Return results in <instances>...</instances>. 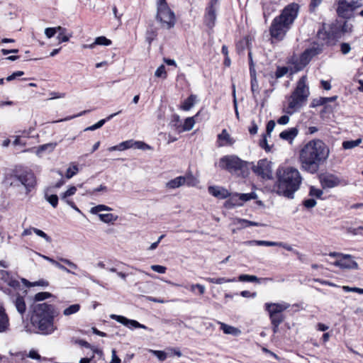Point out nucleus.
I'll use <instances>...</instances> for the list:
<instances>
[{
  "instance_id": "nucleus-6",
  "label": "nucleus",
  "mask_w": 363,
  "mask_h": 363,
  "mask_svg": "<svg viewBox=\"0 0 363 363\" xmlns=\"http://www.w3.org/2000/svg\"><path fill=\"white\" fill-rule=\"evenodd\" d=\"M6 182L10 186L16 189L18 193L24 196H27L35 185V176L29 172L21 175H17L13 172L7 174Z\"/></svg>"
},
{
  "instance_id": "nucleus-58",
  "label": "nucleus",
  "mask_w": 363,
  "mask_h": 363,
  "mask_svg": "<svg viewBox=\"0 0 363 363\" xmlns=\"http://www.w3.org/2000/svg\"><path fill=\"white\" fill-rule=\"evenodd\" d=\"M259 145L264 149L267 152H269L271 150V147L267 144V140L266 137H264L259 142Z\"/></svg>"
},
{
  "instance_id": "nucleus-8",
  "label": "nucleus",
  "mask_w": 363,
  "mask_h": 363,
  "mask_svg": "<svg viewBox=\"0 0 363 363\" xmlns=\"http://www.w3.org/2000/svg\"><path fill=\"white\" fill-rule=\"evenodd\" d=\"M157 20L160 22L162 28L170 29L174 26V13L169 8L165 0H158Z\"/></svg>"
},
{
  "instance_id": "nucleus-56",
  "label": "nucleus",
  "mask_w": 363,
  "mask_h": 363,
  "mask_svg": "<svg viewBox=\"0 0 363 363\" xmlns=\"http://www.w3.org/2000/svg\"><path fill=\"white\" fill-rule=\"evenodd\" d=\"M351 50L350 45L349 43H342L340 45V50L342 52V54L346 55L350 52Z\"/></svg>"
},
{
  "instance_id": "nucleus-39",
  "label": "nucleus",
  "mask_w": 363,
  "mask_h": 363,
  "mask_svg": "<svg viewBox=\"0 0 363 363\" xmlns=\"http://www.w3.org/2000/svg\"><path fill=\"white\" fill-rule=\"evenodd\" d=\"M45 199L50 203L53 208H56L58 203V197L55 194L45 195Z\"/></svg>"
},
{
  "instance_id": "nucleus-38",
  "label": "nucleus",
  "mask_w": 363,
  "mask_h": 363,
  "mask_svg": "<svg viewBox=\"0 0 363 363\" xmlns=\"http://www.w3.org/2000/svg\"><path fill=\"white\" fill-rule=\"evenodd\" d=\"M94 44L99 45H110L111 44V41L107 39L104 36L97 37L94 40Z\"/></svg>"
},
{
  "instance_id": "nucleus-62",
  "label": "nucleus",
  "mask_w": 363,
  "mask_h": 363,
  "mask_svg": "<svg viewBox=\"0 0 363 363\" xmlns=\"http://www.w3.org/2000/svg\"><path fill=\"white\" fill-rule=\"evenodd\" d=\"M352 26L349 24L347 22H345L342 27V30L343 33H350L352 31Z\"/></svg>"
},
{
  "instance_id": "nucleus-9",
  "label": "nucleus",
  "mask_w": 363,
  "mask_h": 363,
  "mask_svg": "<svg viewBox=\"0 0 363 363\" xmlns=\"http://www.w3.org/2000/svg\"><path fill=\"white\" fill-rule=\"evenodd\" d=\"M320 50L312 48L306 50L299 57H293L291 67V74L303 69L310 62L311 58L320 52Z\"/></svg>"
},
{
  "instance_id": "nucleus-5",
  "label": "nucleus",
  "mask_w": 363,
  "mask_h": 363,
  "mask_svg": "<svg viewBox=\"0 0 363 363\" xmlns=\"http://www.w3.org/2000/svg\"><path fill=\"white\" fill-rule=\"evenodd\" d=\"M307 77L303 76L298 82L294 91L286 98L282 111L288 115H293L299 111L306 104L310 94L306 85Z\"/></svg>"
},
{
  "instance_id": "nucleus-53",
  "label": "nucleus",
  "mask_w": 363,
  "mask_h": 363,
  "mask_svg": "<svg viewBox=\"0 0 363 363\" xmlns=\"http://www.w3.org/2000/svg\"><path fill=\"white\" fill-rule=\"evenodd\" d=\"M303 205L307 208H311L316 205V201L314 199H308L303 201Z\"/></svg>"
},
{
  "instance_id": "nucleus-19",
  "label": "nucleus",
  "mask_w": 363,
  "mask_h": 363,
  "mask_svg": "<svg viewBox=\"0 0 363 363\" xmlns=\"http://www.w3.org/2000/svg\"><path fill=\"white\" fill-rule=\"evenodd\" d=\"M208 191L211 195L219 199H225L230 196V193L227 189L219 186H210L208 187Z\"/></svg>"
},
{
  "instance_id": "nucleus-11",
  "label": "nucleus",
  "mask_w": 363,
  "mask_h": 363,
  "mask_svg": "<svg viewBox=\"0 0 363 363\" xmlns=\"http://www.w3.org/2000/svg\"><path fill=\"white\" fill-rule=\"evenodd\" d=\"M362 6V0H338L337 13L340 17L350 18L354 11Z\"/></svg>"
},
{
  "instance_id": "nucleus-45",
  "label": "nucleus",
  "mask_w": 363,
  "mask_h": 363,
  "mask_svg": "<svg viewBox=\"0 0 363 363\" xmlns=\"http://www.w3.org/2000/svg\"><path fill=\"white\" fill-rule=\"evenodd\" d=\"M120 151L125 150L133 147V140H126L118 144Z\"/></svg>"
},
{
  "instance_id": "nucleus-30",
  "label": "nucleus",
  "mask_w": 363,
  "mask_h": 363,
  "mask_svg": "<svg viewBox=\"0 0 363 363\" xmlns=\"http://www.w3.org/2000/svg\"><path fill=\"white\" fill-rule=\"evenodd\" d=\"M206 281H207L209 283H212V284H222L224 283L234 282L236 281V279L235 278L227 279L225 277H219V278L207 277V278H206Z\"/></svg>"
},
{
  "instance_id": "nucleus-49",
  "label": "nucleus",
  "mask_w": 363,
  "mask_h": 363,
  "mask_svg": "<svg viewBox=\"0 0 363 363\" xmlns=\"http://www.w3.org/2000/svg\"><path fill=\"white\" fill-rule=\"evenodd\" d=\"M310 196L320 198L323 194V191L319 189H316L314 186H311L309 192Z\"/></svg>"
},
{
  "instance_id": "nucleus-61",
  "label": "nucleus",
  "mask_w": 363,
  "mask_h": 363,
  "mask_svg": "<svg viewBox=\"0 0 363 363\" xmlns=\"http://www.w3.org/2000/svg\"><path fill=\"white\" fill-rule=\"evenodd\" d=\"M60 260L74 269H77V265L67 259L60 258Z\"/></svg>"
},
{
  "instance_id": "nucleus-12",
  "label": "nucleus",
  "mask_w": 363,
  "mask_h": 363,
  "mask_svg": "<svg viewBox=\"0 0 363 363\" xmlns=\"http://www.w3.org/2000/svg\"><path fill=\"white\" fill-rule=\"evenodd\" d=\"M111 210L109 206L100 204L91 208L90 213L98 215L100 220L105 223H113L118 218L117 215L111 213H102V211H110Z\"/></svg>"
},
{
  "instance_id": "nucleus-1",
  "label": "nucleus",
  "mask_w": 363,
  "mask_h": 363,
  "mask_svg": "<svg viewBox=\"0 0 363 363\" xmlns=\"http://www.w3.org/2000/svg\"><path fill=\"white\" fill-rule=\"evenodd\" d=\"M330 150L321 140L315 139L308 142L301 150L299 162L301 167L306 172L315 174L320 165L328 158Z\"/></svg>"
},
{
  "instance_id": "nucleus-17",
  "label": "nucleus",
  "mask_w": 363,
  "mask_h": 363,
  "mask_svg": "<svg viewBox=\"0 0 363 363\" xmlns=\"http://www.w3.org/2000/svg\"><path fill=\"white\" fill-rule=\"evenodd\" d=\"M320 182L325 188H333L343 183L342 179L334 174L323 175L320 178Z\"/></svg>"
},
{
  "instance_id": "nucleus-20",
  "label": "nucleus",
  "mask_w": 363,
  "mask_h": 363,
  "mask_svg": "<svg viewBox=\"0 0 363 363\" xmlns=\"http://www.w3.org/2000/svg\"><path fill=\"white\" fill-rule=\"evenodd\" d=\"M235 140L231 137L226 129H223L222 132L218 135L217 144L218 147L232 146Z\"/></svg>"
},
{
  "instance_id": "nucleus-13",
  "label": "nucleus",
  "mask_w": 363,
  "mask_h": 363,
  "mask_svg": "<svg viewBox=\"0 0 363 363\" xmlns=\"http://www.w3.org/2000/svg\"><path fill=\"white\" fill-rule=\"evenodd\" d=\"M253 171L263 179H269L272 177V163L267 160H261L253 167Z\"/></svg>"
},
{
  "instance_id": "nucleus-35",
  "label": "nucleus",
  "mask_w": 363,
  "mask_h": 363,
  "mask_svg": "<svg viewBox=\"0 0 363 363\" xmlns=\"http://www.w3.org/2000/svg\"><path fill=\"white\" fill-rule=\"evenodd\" d=\"M196 289H197L199 291V294L200 295H203L204 294L205 291H206V288L202 284H192L189 286V290L192 292V293H195L196 291Z\"/></svg>"
},
{
  "instance_id": "nucleus-41",
  "label": "nucleus",
  "mask_w": 363,
  "mask_h": 363,
  "mask_svg": "<svg viewBox=\"0 0 363 363\" xmlns=\"http://www.w3.org/2000/svg\"><path fill=\"white\" fill-rule=\"evenodd\" d=\"M33 231L34 233H35L38 236L43 238L46 242H50L51 238L49 237L45 233H44L43 230L33 228Z\"/></svg>"
},
{
  "instance_id": "nucleus-29",
  "label": "nucleus",
  "mask_w": 363,
  "mask_h": 363,
  "mask_svg": "<svg viewBox=\"0 0 363 363\" xmlns=\"http://www.w3.org/2000/svg\"><path fill=\"white\" fill-rule=\"evenodd\" d=\"M196 96L195 95L189 96L181 106V108L184 111H189L196 102Z\"/></svg>"
},
{
  "instance_id": "nucleus-43",
  "label": "nucleus",
  "mask_w": 363,
  "mask_h": 363,
  "mask_svg": "<svg viewBox=\"0 0 363 363\" xmlns=\"http://www.w3.org/2000/svg\"><path fill=\"white\" fill-rule=\"evenodd\" d=\"M150 352L156 356L160 361H164L167 359V354L164 351L150 350Z\"/></svg>"
},
{
  "instance_id": "nucleus-10",
  "label": "nucleus",
  "mask_w": 363,
  "mask_h": 363,
  "mask_svg": "<svg viewBox=\"0 0 363 363\" xmlns=\"http://www.w3.org/2000/svg\"><path fill=\"white\" fill-rule=\"evenodd\" d=\"M290 307L286 302L267 303L265 304L266 310L268 311L271 322L281 324L284 320L283 312Z\"/></svg>"
},
{
  "instance_id": "nucleus-27",
  "label": "nucleus",
  "mask_w": 363,
  "mask_h": 363,
  "mask_svg": "<svg viewBox=\"0 0 363 363\" xmlns=\"http://www.w3.org/2000/svg\"><path fill=\"white\" fill-rule=\"evenodd\" d=\"M120 113H121V111L117 113H112V114L109 115L106 119H101L99 121H98L96 123H95L89 127H87L86 128H85L84 130L85 131H88V130L92 131V130H95L98 128H100L101 127H102L104 125V124L105 123V122L106 121L111 120L112 118H113L114 116H116V115H118Z\"/></svg>"
},
{
  "instance_id": "nucleus-34",
  "label": "nucleus",
  "mask_w": 363,
  "mask_h": 363,
  "mask_svg": "<svg viewBox=\"0 0 363 363\" xmlns=\"http://www.w3.org/2000/svg\"><path fill=\"white\" fill-rule=\"evenodd\" d=\"M80 305L78 303L72 304L69 306V307L66 308L63 311V315L65 316H69L73 314L77 313L80 310Z\"/></svg>"
},
{
  "instance_id": "nucleus-4",
  "label": "nucleus",
  "mask_w": 363,
  "mask_h": 363,
  "mask_svg": "<svg viewBox=\"0 0 363 363\" xmlns=\"http://www.w3.org/2000/svg\"><path fill=\"white\" fill-rule=\"evenodd\" d=\"M299 6L296 3H291L286 6L281 13L273 20L269 30L272 38L279 41L284 38L296 18Z\"/></svg>"
},
{
  "instance_id": "nucleus-22",
  "label": "nucleus",
  "mask_w": 363,
  "mask_h": 363,
  "mask_svg": "<svg viewBox=\"0 0 363 363\" xmlns=\"http://www.w3.org/2000/svg\"><path fill=\"white\" fill-rule=\"evenodd\" d=\"M216 18V6H212V4H210L205 16V23L206 26L209 28H212L214 26Z\"/></svg>"
},
{
  "instance_id": "nucleus-2",
  "label": "nucleus",
  "mask_w": 363,
  "mask_h": 363,
  "mask_svg": "<svg viewBox=\"0 0 363 363\" xmlns=\"http://www.w3.org/2000/svg\"><path fill=\"white\" fill-rule=\"evenodd\" d=\"M276 182L273 190L279 196L293 199L302 182L300 172L291 166L279 167L276 172Z\"/></svg>"
},
{
  "instance_id": "nucleus-37",
  "label": "nucleus",
  "mask_w": 363,
  "mask_h": 363,
  "mask_svg": "<svg viewBox=\"0 0 363 363\" xmlns=\"http://www.w3.org/2000/svg\"><path fill=\"white\" fill-rule=\"evenodd\" d=\"M52 294L49 292H39L36 294L34 296L35 301H41L52 297Z\"/></svg>"
},
{
  "instance_id": "nucleus-21",
  "label": "nucleus",
  "mask_w": 363,
  "mask_h": 363,
  "mask_svg": "<svg viewBox=\"0 0 363 363\" xmlns=\"http://www.w3.org/2000/svg\"><path fill=\"white\" fill-rule=\"evenodd\" d=\"M298 134V130L297 128L294 127L282 131L279 134V137L281 139L286 140L291 144Z\"/></svg>"
},
{
  "instance_id": "nucleus-18",
  "label": "nucleus",
  "mask_w": 363,
  "mask_h": 363,
  "mask_svg": "<svg viewBox=\"0 0 363 363\" xmlns=\"http://www.w3.org/2000/svg\"><path fill=\"white\" fill-rule=\"evenodd\" d=\"M10 330V320L2 303L0 302V333H7Z\"/></svg>"
},
{
  "instance_id": "nucleus-46",
  "label": "nucleus",
  "mask_w": 363,
  "mask_h": 363,
  "mask_svg": "<svg viewBox=\"0 0 363 363\" xmlns=\"http://www.w3.org/2000/svg\"><path fill=\"white\" fill-rule=\"evenodd\" d=\"M254 243L257 245H265V246H276L277 242L264 241V240H253L251 241V244Z\"/></svg>"
},
{
  "instance_id": "nucleus-33",
  "label": "nucleus",
  "mask_w": 363,
  "mask_h": 363,
  "mask_svg": "<svg viewBox=\"0 0 363 363\" xmlns=\"http://www.w3.org/2000/svg\"><path fill=\"white\" fill-rule=\"evenodd\" d=\"M362 140L361 138H358L355 140H347L342 143V147L345 150H350L359 146L362 143Z\"/></svg>"
},
{
  "instance_id": "nucleus-50",
  "label": "nucleus",
  "mask_w": 363,
  "mask_h": 363,
  "mask_svg": "<svg viewBox=\"0 0 363 363\" xmlns=\"http://www.w3.org/2000/svg\"><path fill=\"white\" fill-rule=\"evenodd\" d=\"M151 269L155 272L160 274H164L166 272L167 268L162 265L154 264L150 267Z\"/></svg>"
},
{
  "instance_id": "nucleus-36",
  "label": "nucleus",
  "mask_w": 363,
  "mask_h": 363,
  "mask_svg": "<svg viewBox=\"0 0 363 363\" xmlns=\"http://www.w3.org/2000/svg\"><path fill=\"white\" fill-rule=\"evenodd\" d=\"M249 47V40L247 37L244 38L237 43V50L239 52L243 51Z\"/></svg>"
},
{
  "instance_id": "nucleus-47",
  "label": "nucleus",
  "mask_w": 363,
  "mask_h": 363,
  "mask_svg": "<svg viewBox=\"0 0 363 363\" xmlns=\"http://www.w3.org/2000/svg\"><path fill=\"white\" fill-rule=\"evenodd\" d=\"M133 147L141 150H150V147L141 141H133Z\"/></svg>"
},
{
  "instance_id": "nucleus-44",
  "label": "nucleus",
  "mask_w": 363,
  "mask_h": 363,
  "mask_svg": "<svg viewBox=\"0 0 363 363\" xmlns=\"http://www.w3.org/2000/svg\"><path fill=\"white\" fill-rule=\"evenodd\" d=\"M77 191V187L74 186H70L65 192L61 195L62 199H65L71 196H73Z\"/></svg>"
},
{
  "instance_id": "nucleus-24",
  "label": "nucleus",
  "mask_w": 363,
  "mask_h": 363,
  "mask_svg": "<svg viewBox=\"0 0 363 363\" xmlns=\"http://www.w3.org/2000/svg\"><path fill=\"white\" fill-rule=\"evenodd\" d=\"M218 324L220 326V330L226 335H231L233 336H238L241 334V331L233 326L227 325L225 323L218 321Z\"/></svg>"
},
{
  "instance_id": "nucleus-14",
  "label": "nucleus",
  "mask_w": 363,
  "mask_h": 363,
  "mask_svg": "<svg viewBox=\"0 0 363 363\" xmlns=\"http://www.w3.org/2000/svg\"><path fill=\"white\" fill-rule=\"evenodd\" d=\"M333 265L342 269H358V264L350 255L344 254L339 259L332 263Z\"/></svg>"
},
{
  "instance_id": "nucleus-31",
  "label": "nucleus",
  "mask_w": 363,
  "mask_h": 363,
  "mask_svg": "<svg viewBox=\"0 0 363 363\" xmlns=\"http://www.w3.org/2000/svg\"><path fill=\"white\" fill-rule=\"evenodd\" d=\"M79 169L77 164H76L74 162H72L69 164V167L66 170L65 177L67 179H69L74 175H76L79 172Z\"/></svg>"
},
{
  "instance_id": "nucleus-7",
  "label": "nucleus",
  "mask_w": 363,
  "mask_h": 363,
  "mask_svg": "<svg viewBox=\"0 0 363 363\" xmlns=\"http://www.w3.org/2000/svg\"><path fill=\"white\" fill-rule=\"evenodd\" d=\"M247 162L242 160L234 155H225L219 160V167L239 177L247 176Z\"/></svg>"
},
{
  "instance_id": "nucleus-26",
  "label": "nucleus",
  "mask_w": 363,
  "mask_h": 363,
  "mask_svg": "<svg viewBox=\"0 0 363 363\" xmlns=\"http://www.w3.org/2000/svg\"><path fill=\"white\" fill-rule=\"evenodd\" d=\"M57 143H46L42 145H40L35 152L36 155L38 156H40L42 152H52L55 147H57Z\"/></svg>"
},
{
  "instance_id": "nucleus-59",
  "label": "nucleus",
  "mask_w": 363,
  "mask_h": 363,
  "mask_svg": "<svg viewBox=\"0 0 363 363\" xmlns=\"http://www.w3.org/2000/svg\"><path fill=\"white\" fill-rule=\"evenodd\" d=\"M32 285L33 286H43V287H46L49 285V283L48 281L46 280H44V279H40L38 281H34L32 283Z\"/></svg>"
},
{
  "instance_id": "nucleus-57",
  "label": "nucleus",
  "mask_w": 363,
  "mask_h": 363,
  "mask_svg": "<svg viewBox=\"0 0 363 363\" xmlns=\"http://www.w3.org/2000/svg\"><path fill=\"white\" fill-rule=\"evenodd\" d=\"M121 359L116 355V351L113 349L111 351V361L109 363H121Z\"/></svg>"
},
{
  "instance_id": "nucleus-54",
  "label": "nucleus",
  "mask_w": 363,
  "mask_h": 363,
  "mask_svg": "<svg viewBox=\"0 0 363 363\" xmlns=\"http://www.w3.org/2000/svg\"><path fill=\"white\" fill-rule=\"evenodd\" d=\"M362 230H363V226H359L358 228H349L347 231L348 233L352 234L354 235H357L361 234Z\"/></svg>"
},
{
  "instance_id": "nucleus-16",
  "label": "nucleus",
  "mask_w": 363,
  "mask_h": 363,
  "mask_svg": "<svg viewBox=\"0 0 363 363\" xmlns=\"http://www.w3.org/2000/svg\"><path fill=\"white\" fill-rule=\"evenodd\" d=\"M110 318L113 320H116L117 322L123 324V325L128 327L130 329L133 328H142L145 330H147L150 332H152V329L148 328L145 325L140 324L137 320L128 319L124 316L111 314L110 315Z\"/></svg>"
},
{
  "instance_id": "nucleus-51",
  "label": "nucleus",
  "mask_w": 363,
  "mask_h": 363,
  "mask_svg": "<svg viewBox=\"0 0 363 363\" xmlns=\"http://www.w3.org/2000/svg\"><path fill=\"white\" fill-rule=\"evenodd\" d=\"M5 282L13 288H18L20 286L18 281L13 279L12 277L10 279H5Z\"/></svg>"
},
{
  "instance_id": "nucleus-64",
  "label": "nucleus",
  "mask_w": 363,
  "mask_h": 363,
  "mask_svg": "<svg viewBox=\"0 0 363 363\" xmlns=\"http://www.w3.org/2000/svg\"><path fill=\"white\" fill-rule=\"evenodd\" d=\"M250 197H251V200H252V199L256 200L255 203L257 205L258 207H260V208L263 207L264 205H263L262 202L259 200H257V196L255 193L251 192Z\"/></svg>"
},
{
  "instance_id": "nucleus-60",
  "label": "nucleus",
  "mask_w": 363,
  "mask_h": 363,
  "mask_svg": "<svg viewBox=\"0 0 363 363\" xmlns=\"http://www.w3.org/2000/svg\"><path fill=\"white\" fill-rule=\"evenodd\" d=\"M74 343L86 348H91V345L84 340H75Z\"/></svg>"
},
{
  "instance_id": "nucleus-55",
  "label": "nucleus",
  "mask_w": 363,
  "mask_h": 363,
  "mask_svg": "<svg viewBox=\"0 0 363 363\" xmlns=\"http://www.w3.org/2000/svg\"><path fill=\"white\" fill-rule=\"evenodd\" d=\"M289 116L290 115H288V114L286 113V115H284V116H281L277 120L278 124H279V125H286V124H288L289 121H290Z\"/></svg>"
},
{
  "instance_id": "nucleus-40",
  "label": "nucleus",
  "mask_w": 363,
  "mask_h": 363,
  "mask_svg": "<svg viewBox=\"0 0 363 363\" xmlns=\"http://www.w3.org/2000/svg\"><path fill=\"white\" fill-rule=\"evenodd\" d=\"M291 67H278L276 72V77L280 78L289 72H291Z\"/></svg>"
},
{
  "instance_id": "nucleus-25",
  "label": "nucleus",
  "mask_w": 363,
  "mask_h": 363,
  "mask_svg": "<svg viewBox=\"0 0 363 363\" xmlns=\"http://www.w3.org/2000/svg\"><path fill=\"white\" fill-rule=\"evenodd\" d=\"M14 306L17 310V311L23 315L26 310V305L23 296L20 295L16 296V297L13 301Z\"/></svg>"
},
{
  "instance_id": "nucleus-63",
  "label": "nucleus",
  "mask_w": 363,
  "mask_h": 363,
  "mask_svg": "<svg viewBox=\"0 0 363 363\" xmlns=\"http://www.w3.org/2000/svg\"><path fill=\"white\" fill-rule=\"evenodd\" d=\"M275 127V122L274 121H269L267 125V131L270 134Z\"/></svg>"
},
{
  "instance_id": "nucleus-32",
  "label": "nucleus",
  "mask_w": 363,
  "mask_h": 363,
  "mask_svg": "<svg viewBox=\"0 0 363 363\" xmlns=\"http://www.w3.org/2000/svg\"><path fill=\"white\" fill-rule=\"evenodd\" d=\"M199 113H198L195 116L189 117L185 119L182 128L184 131H189L194 128L196 123L195 117L198 116Z\"/></svg>"
},
{
  "instance_id": "nucleus-15",
  "label": "nucleus",
  "mask_w": 363,
  "mask_h": 363,
  "mask_svg": "<svg viewBox=\"0 0 363 363\" xmlns=\"http://www.w3.org/2000/svg\"><path fill=\"white\" fill-rule=\"evenodd\" d=\"M225 202L224 206L227 208H232L235 206H242L243 203L250 200L249 194H233L228 197Z\"/></svg>"
},
{
  "instance_id": "nucleus-28",
  "label": "nucleus",
  "mask_w": 363,
  "mask_h": 363,
  "mask_svg": "<svg viewBox=\"0 0 363 363\" xmlns=\"http://www.w3.org/2000/svg\"><path fill=\"white\" fill-rule=\"evenodd\" d=\"M67 30L66 28L57 26V33H59V35L57 36V39L60 43H65L68 42L69 40V38L72 37V35H66Z\"/></svg>"
},
{
  "instance_id": "nucleus-52",
  "label": "nucleus",
  "mask_w": 363,
  "mask_h": 363,
  "mask_svg": "<svg viewBox=\"0 0 363 363\" xmlns=\"http://www.w3.org/2000/svg\"><path fill=\"white\" fill-rule=\"evenodd\" d=\"M57 33V27L55 28H47L45 30V34L48 38L53 37Z\"/></svg>"
},
{
  "instance_id": "nucleus-23",
  "label": "nucleus",
  "mask_w": 363,
  "mask_h": 363,
  "mask_svg": "<svg viewBox=\"0 0 363 363\" xmlns=\"http://www.w3.org/2000/svg\"><path fill=\"white\" fill-rule=\"evenodd\" d=\"M186 182V177L183 176L177 177L173 179L169 180L165 184V187L167 189H177L183 185H184Z\"/></svg>"
},
{
  "instance_id": "nucleus-42",
  "label": "nucleus",
  "mask_w": 363,
  "mask_h": 363,
  "mask_svg": "<svg viewBox=\"0 0 363 363\" xmlns=\"http://www.w3.org/2000/svg\"><path fill=\"white\" fill-rule=\"evenodd\" d=\"M155 76L156 77H162L163 79L167 78V72L165 71V67L162 65L155 71Z\"/></svg>"
},
{
  "instance_id": "nucleus-48",
  "label": "nucleus",
  "mask_w": 363,
  "mask_h": 363,
  "mask_svg": "<svg viewBox=\"0 0 363 363\" xmlns=\"http://www.w3.org/2000/svg\"><path fill=\"white\" fill-rule=\"evenodd\" d=\"M337 97L336 96H332V97H322L318 100L317 105L326 104L328 102H332V101H335L337 99Z\"/></svg>"
},
{
  "instance_id": "nucleus-3",
  "label": "nucleus",
  "mask_w": 363,
  "mask_h": 363,
  "mask_svg": "<svg viewBox=\"0 0 363 363\" xmlns=\"http://www.w3.org/2000/svg\"><path fill=\"white\" fill-rule=\"evenodd\" d=\"M57 315L58 312L53 305L46 303H38L34 306L31 321L40 333L50 335L57 330L54 325V318Z\"/></svg>"
}]
</instances>
